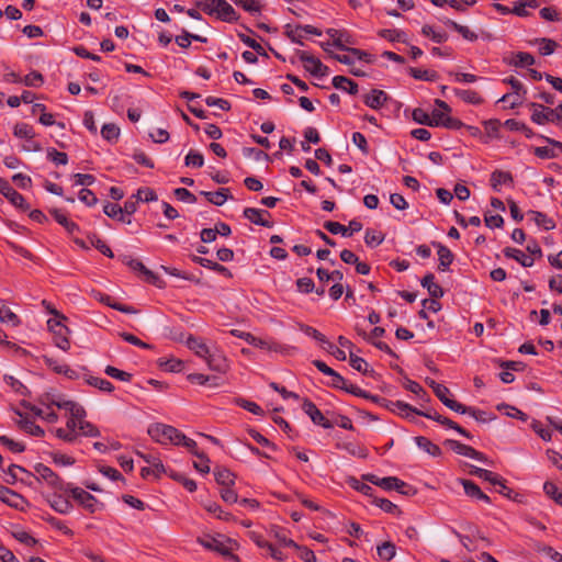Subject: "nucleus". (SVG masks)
I'll use <instances>...</instances> for the list:
<instances>
[{
	"label": "nucleus",
	"mask_w": 562,
	"mask_h": 562,
	"mask_svg": "<svg viewBox=\"0 0 562 562\" xmlns=\"http://www.w3.org/2000/svg\"><path fill=\"white\" fill-rule=\"evenodd\" d=\"M362 480L385 491L395 490L403 495H415L417 493L415 487L408 485L396 476L379 477L375 474L368 473L362 475Z\"/></svg>",
	"instance_id": "obj_1"
},
{
	"label": "nucleus",
	"mask_w": 562,
	"mask_h": 562,
	"mask_svg": "<svg viewBox=\"0 0 562 562\" xmlns=\"http://www.w3.org/2000/svg\"><path fill=\"white\" fill-rule=\"evenodd\" d=\"M119 258L122 261V263L130 267L133 271L139 272V274L147 283L153 284L159 289L165 288V281L155 272L147 269L142 261L134 259L128 255H121Z\"/></svg>",
	"instance_id": "obj_2"
},
{
	"label": "nucleus",
	"mask_w": 562,
	"mask_h": 562,
	"mask_svg": "<svg viewBox=\"0 0 562 562\" xmlns=\"http://www.w3.org/2000/svg\"><path fill=\"white\" fill-rule=\"evenodd\" d=\"M63 319H48L47 325L54 335V345L63 351L70 349V329L61 323Z\"/></svg>",
	"instance_id": "obj_3"
},
{
	"label": "nucleus",
	"mask_w": 562,
	"mask_h": 562,
	"mask_svg": "<svg viewBox=\"0 0 562 562\" xmlns=\"http://www.w3.org/2000/svg\"><path fill=\"white\" fill-rule=\"evenodd\" d=\"M36 474L44 480L49 486L57 491L68 492L70 488V483H65L57 473H55L50 468L43 463H37L34 467Z\"/></svg>",
	"instance_id": "obj_4"
},
{
	"label": "nucleus",
	"mask_w": 562,
	"mask_h": 562,
	"mask_svg": "<svg viewBox=\"0 0 562 562\" xmlns=\"http://www.w3.org/2000/svg\"><path fill=\"white\" fill-rule=\"evenodd\" d=\"M0 193L5 196L16 209L23 212L30 211L31 206L25 201L24 196L14 190L9 181L4 178H0Z\"/></svg>",
	"instance_id": "obj_5"
},
{
	"label": "nucleus",
	"mask_w": 562,
	"mask_h": 562,
	"mask_svg": "<svg viewBox=\"0 0 562 562\" xmlns=\"http://www.w3.org/2000/svg\"><path fill=\"white\" fill-rule=\"evenodd\" d=\"M69 493H71V496L81 505L83 506L89 513L93 514L99 508V502L98 499L90 494L89 492L80 488V487H74L70 484V488L68 490ZM100 506H103L100 504Z\"/></svg>",
	"instance_id": "obj_6"
},
{
	"label": "nucleus",
	"mask_w": 562,
	"mask_h": 562,
	"mask_svg": "<svg viewBox=\"0 0 562 562\" xmlns=\"http://www.w3.org/2000/svg\"><path fill=\"white\" fill-rule=\"evenodd\" d=\"M426 383L432 389L435 395L440 400V402L456 412L457 408H460V402L452 400L449 397L450 390L443 384L437 383L435 380L426 379Z\"/></svg>",
	"instance_id": "obj_7"
},
{
	"label": "nucleus",
	"mask_w": 562,
	"mask_h": 562,
	"mask_svg": "<svg viewBox=\"0 0 562 562\" xmlns=\"http://www.w3.org/2000/svg\"><path fill=\"white\" fill-rule=\"evenodd\" d=\"M215 4L214 14L223 22L233 23L239 20V14L226 0H211Z\"/></svg>",
	"instance_id": "obj_8"
},
{
	"label": "nucleus",
	"mask_w": 562,
	"mask_h": 562,
	"mask_svg": "<svg viewBox=\"0 0 562 562\" xmlns=\"http://www.w3.org/2000/svg\"><path fill=\"white\" fill-rule=\"evenodd\" d=\"M302 409L315 425L322 426L325 429L333 428V423L325 418L323 413L310 398L303 400Z\"/></svg>",
	"instance_id": "obj_9"
},
{
	"label": "nucleus",
	"mask_w": 562,
	"mask_h": 562,
	"mask_svg": "<svg viewBox=\"0 0 562 562\" xmlns=\"http://www.w3.org/2000/svg\"><path fill=\"white\" fill-rule=\"evenodd\" d=\"M176 434V428L165 424H154L148 428V435L157 442L167 445L169 443L170 437Z\"/></svg>",
	"instance_id": "obj_10"
},
{
	"label": "nucleus",
	"mask_w": 562,
	"mask_h": 562,
	"mask_svg": "<svg viewBox=\"0 0 562 562\" xmlns=\"http://www.w3.org/2000/svg\"><path fill=\"white\" fill-rule=\"evenodd\" d=\"M0 501L15 509H23L26 504L22 495L3 485H0Z\"/></svg>",
	"instance_id": "obj_11"
},
{
	"label": "nucleus",
	"mask_w": 562,
	"mask_h": 562,
	"mask_svg": "<svg viewBox=\"0 0 562 562\" xmlns=\"http://www.w3.org/2000/svg\"><path fill=\"white\" fill-rule=\"evenodd\" d=\"M326 33L333 38V45L340 50L348 52L350 48L348 45L355 44L352 36L345 31L328 29Z\"/></svg>",
	"instance_id": "obj_12"
},
{
	"label": "nucleus",
	"mask_w": 562,
	"mask_h": 562,
	"mask_svg": "<svg viewBox=\"0 0 562 562\" xmlns=\"http://www.w3.org/2000/svg\"><path fill=\"white\" fill-rule=\"evenodd\" d=\"M244 217L256 225H260L263 227H272L273 223L265 220L262 216H271V214L267 210L256 209V207H246L243 212Z\"/></svg>",
	"instance_id": "obj_13"
},
{
	"label": "nucleus",
	"mask_w": 562,
	"mask_h": 562,
	"mask_svg": "<svg viewBox=\"0 0 562 562\" xmlns=\"http://www.w3.org/2000/svg\"><path fill=\"white\" fill-rule=\"evenodd\" d=\"M529 108L532 110V114H531V121L538 125H543L548 122H551V123H554L557 122V119L555 116H551L549 113H548V110L550 108L548 106H544L540 103H530L529 104Z\"/></svg>",
	"instance_id": "obj_14"
},
{
	"label": "nucleus",
	"mask_w": 562,
	"mask_h": 562,
	"mask_svg": "<svg viewBox=\"0 0 562 562\" xmlns=\"http://www.w3.org/2000/svg\"><path fill=\"white\" fill-rule=\"evenodd\" d=\"M431 245L437 248V254L439 257L438 270H448L449 266L453 262L454 255L448 247L439 241H431Z\"/></svg>",
	"instance_id": "obj_15"
},
{
	"label": "nucleus",
	"mask_w": 562,
	"mask_h": 562,
	"mask_svg": "<svg viewBox=\"0 0 562 562\" xmlns=\"http://www.w3.org/2000/svg\"><path fill=\"white\" fill-rule=\"evenodd\" d=\"M389 95L380 89H373L370 93L363 95V102L367 106L379 110L387 101Z\"/></svg>",
	"instance_id": "obj_16"
},
{
	"label": "nucleus",
	"mask_w": 562,
	"mask_h": 562,
	"mask_svg": "<svg viewBox=\"0 0 562 562\" xmlns=\"http://www.w3.org/2000/svg\"><path fill=\"white\" fill-rule=\"evenodd\" d=\"M367 400H370L371 402L389 409L392 413H395L396 409H406V411L411 409V405L405 402H402V401L393 402V401L386 400L385 397H381V396L373 395L370 393H368Z\"/></svg>",
	"instance_id": "obj_17"
},
{
	"label": "nucleus",
	"mask_w": 562,
	"mask_h": 562,
	"mask_svg": "<svg viewBox=\"0 0 562 562\" xmlns=\"http://www.w3.org/2000/svg\"><path fill=\"white\" fill-rule=\"evenodd\" d=\"M460 483L462 484V486L464 488V493L469 497L483 501L486 504L491 503L490 496L486 495L485 493H483L482 490L480 488V486L477 484H475L473 481L467 480V479H460Z\"/></svg>",
	"instance_id": "obj_18"
},
{
	"label": "nucleus",
	"mask_w": 562,
	"mask_h": 562,
	"mask_svg": "<svg viewBox=\"0 0 562 562\" xmlns=\"http://www.w3.org/2000/svg\"><path fill=\"white\" fill-rule=\"evenodd\" d=\"M14 412L21 417L16 423L20 429L35 437H43L45 435V431L41 426L36 425L29 417H24L20 411L15 409Z\"/></svg>",
	"instance_id": "obj_19"
},
{
	"label": "nucleus",
	"mask_w": 562,
	"mask_h": 562,
	"mask_svg": "<svg viewBox=\"0 0 562 562\" xmlns=\"http://www.w3.org/2000/svg\"><path fill=\"white\" fill-rule=\"evenodd\" d=\"M504 61L514 67H527L535 64V57L526 52L513 53L509 57H505Z\"/></svg>",
	"instance_id": "obj_20"
},
{
	"label": "nucleus",
	"mask_w": 562,
	"mask_h": 562,
	"mask_svg": "<svg viewBox=\"0 0 562 562\" xmlns=\"http://www.w3.org/2000/svg\"><path fill=\"white\" fill-rule=\"evenodd\" d=\"M456 413L469 414L479 423H487V422L495 419L494 415L487 414L486 412L477 409L472 406H467L462 403H460V408H457Z\"/></svg>",
	"instance_id": "obj_21"
},
{
	"label": "nucleus",
	"mask_w": 562,
	"mask_h": 562,
	"mask_svg": "<svg viewBox=\"0 0 562 562\" xmlns=\"http://www.w3.org/2000/svg\"><path fill=\"white\" fill-rule=\"evenodd\" d=\"M200 194L205 196L210 203L216 206L223 205L226 202V200L232 198L228 188H221L216 192L201 191Z\"/></svg>",
	"instance_id": "obj_22"
},
{
	"label": "nucleus",
	"mask_w": 562,
	"mask_h": 562,
	"mask_svg": "<svg viewBox=\"0 0 562 562\" xmlns=\"http://www.w3.org/2000/svg\"><path fill=\"white\" fill-rule=\"evenodd\" d=\"M420 284L423 288H426L429 295L434 299H440L443 296V289L435 282V276L432 273H427L420 280Z\"/></svg>",
	"instance_id": "obj_23"
},
{
	"label": "nucleus",
	"mask_w": 562,
	"mask_h": 562,
	"mask_svg": "<svg viewBox=\"0 0 562 562\" xmlns=\"http://www.w3.org/2000/svg\"><path fill=\"white\" fill-rule=\"evenodd\" d=\"M192 261L204 267V268H207V269H211L217 273H221L225 277H228L231 278L232 277V273L231 271L224 267L223 265L221 263H217L215 261H212L210 259H206V258H203V257H199V256H192L191 257Z\"/></svg>",
	"instance_id": "obj_24"
},
{
	"label": "nucleus",
	"mask_w": 562,
	"mask_h": 562,
	"mask_svg": "<svg viewBox=\"0 0 562 562\" xmlns=\"http://www.w3.org/2000/svg\"><path fill=\"white\" fill-rule=\"evenodd\" d=\"M501 184H514L513 175L509 171L495 170L491 175V186L494 191H499Z\"/></svg>",
	"instance_id": "obj_25"
},
{
	"label": "nucleus",
	"mask_w": 562,
	"mask_h": 562,
	"mask_svg": "<svg viewBox=\"0 0 562 562\" xmlns=\"http://www.w3.org/2000/svg\"><path fill=\"white\" fill-rule=\"evenodd\" d=\"M504 256L509 259H514L519 262L522 267L529 268L533 265V259L529 256H526L521 250L506 247L503 250Z\"/></svg>",
	"instance_id": "obj_26"
},
{
	"label": "nucleus",
	"mask_w": 562,
	"mask_h": 562,
	"mask_svg": "<svg viewBox=\"0 0 562 562\" xmlns=\"http://www.w3.org/2000/svg\"><path fill=\"white\" fill-rule=\"evenodd\" d=\"M49 213L53 215V217L55 218V221L60 224L66 231L68 234H74L75 232H79V226L67 218V216L58 209H50L49 210Z\"/></svg>",
	"instance_id": "obj_27"
},
{
	"label": "nucleus",
	"mask_w": 562,
	"mask_h": 562,
	"mask_svg": "<svg viewBox=\"0 0 562 562\" xmlns=\"http://www.w3.org/2000/svg\"><path fill=\"white\" fill-rule=\"evenodd\" d=\"M207 367L217 372H225L228 368L227 360L222 353H211L209 351V355L206 358Z\"/></svg>",
	"instance_id": "obj_28"
},
{
	"label": "nucleus",
	"mask_w": 562,
	"mask_h": 562,
	"mask_svg": "<svg viewBox=\"0 0 562 562\" xmlns=\"http://www.w3.org/2000/svg\"><path fill=\"white\" fill-rule=\"evenodd\" d=\"M198 542L203 546L205 549L218 552L222 555H228L231 554V551L228 548H226L221 541L213 537H205V538H199Z\"/></svg>",
	"instance_id": "obj_29"
},
{
	"label": "nucleus",
	"mask_w": 562,
	"mask_h": 562,
	"mask_svg": "<svg viewBox=\"0 0 562 562\" xmlns=\"http://www.w3.org/2000/svg\"><path fill=\"white\" fill-rule=\"evenodd\" d=\"M470 474L477 476L479 479H482L486 482H490L492 485L501 483V476L498 474L475 465H470Z\"/></svg>",
	"instance_id": "obj_30"
},
{
	"label": "nucleus",
	"mask_w": 562,
	"mask_h": 562,
	"mask_svg": "<svg viewBox=\"0 0 562 562\" xmlns=\"http://www.w3.org/2000/svg\"><path fill=\"white\" fill-rule=\"evenodd\" d=\"M376 554L379 560L389 562L396 554V546L392 541H384L376 547Z\"/></svg>",
	"instance_id": "obj_31"
},
{
	"label": "nucleus",
	"mask_w": 562,
	"mask_h": 562,
	"mask_svg": "<svg viewBox=\"0 0 562 562\" xmlns=\"http://www.w3.org/2000/svg\"><path fill=\"white\" fill-rule=\"evenodd\" d=\"M186 344L188 346V348L192 351H194V353L200 357V358H206L207 355H209V347L203 342L201 341L200 339L195 338L194 336L192 335H189L186 339Z\"/></svg>",
	"instance_id": "obj_32"
},
{
	"label": "nucleus",
	"mask_w": 562,
	"mask_h": 562,
	"mask_svg": "<svg viewBox=\"0 0 562 562\" xmlns=\"http://www.w3.org/2000/svg\"><path fill=\"white\" fill-rule=\"evenodd\" d=\"M296 54L303 63L305 70L315 76L318 69L316 65L321 63V60L305 50H297Z\"/></svg>",
	"instance_id": "obj_33"
},
{
	"label": "nucleus",
	"mask_w": 562,
	"mask_h": 562,
	"mask_svg": "<svg viewBox=\"0 0 562 562\" xmlns=\"http://www.w3.org/2000/svg\"><path fill=\"white\" fill-rule=\"evenodd\" d=\"M445 445L452 449L456 453L471 458V456H477L476 450L468 445H464L458 440L447 439Z\"/></svg>",
	"instance_id": "obj_34"
},
{
	"label": "nucleus",
	"mask_w": 562,
	"mask_h": 562,
	"mask_svg": "<svg viewBox=\"0 0 562 562\" xmlns=\"http://www.w3.org/2000/svg\"><path fill=\"white\" fill-rule=\"evenodd\" d=\"M331 83L336 89H345V85H348L347 92L351 95L359 91L358 83L345 76H335Z\"/></svg>",
	"instance_id": "obj_35"
},
{
	"label": "nucleus",
	"mask_w": 562,
	"mask_h": 562,
	"mask_svg": "<svg viewBox=\"0 0 562 562\" xmlns=\"http://www.w3.org/2000/svg\"><path fill=\"white\" fill-rule=\"evenodd\" d=\"M454 94L460 98L462 101L469 104H481L483 103V98L474 90L470 89H454Z\"/></svg>",
	"instance_id": "obj_36"
},
{
	"label": "nucleus",
	"mask_w": 562,
	"mask_h": 562,
	"mask_svg": "<svg viewBox=\"0 0 562 562\" xmlns=\"http://www.w3.org/2000/svg\"><path fill=\"white\" fill-rule=\"evenodd\" d=\"M415 442L420 449L432 457H440L442 453L439 446L432 443L428 438L424 436L415 437Z\"/></svg>",
	"instance_id": "obj_37"
},
{
	"label": "nucleus",
	"mask_w": 562,
	"mask_h": 562,
	"mask_svg": "<svg viewBox=\"0 0 562 562\" xmlns=\"http://www.w3.org/2000/svg\"><path fill=\"white\" fill-rule=\"evenodd\" d=\"M349 363L355 370L364 375H372L374 373L373 369H369V364L363 358L352 352L349 355Z\"/></svg>",
	"instance_id": "obj_38"
},
{
	"label": "nucleus",
	"mask_w": 562,
	"mask_h": 562,
	"mask_svg": "<svg viewBox=\"0 0 562 562\" xmlns=\"http://www.w3.org/2000/svg\"><path fill=\"white\" fill-rule=\"evenodd\" d=\"M49 503L52 508L59 514H68L72 509L71 502L61 495H54Z\"/></svg>",
	"instance_id": "obj_39"
},
{
	"label": "nucleus",
	"mask_w": 562,
	"mask_h": 562,
	"mask_svg": "<svg viewBox=\"0 0 562 562\" xmlns=\"http://www.w3.org/2000/svg\"><path fill=\"white\" fill-rule=\"evenodd\" d=\"M231 334L235 337L244 339L251 346L259 347V348L267 347V342L265 340H262L261 338L255 337L250 333L241 331L239 329H232Z\"/></svg>",
	"instance_id": "obj_40"
},
{
	"label": "nucleus",
	"mask_w": 562,
	"mask_h": 562,
	"mask_svg": "<svg viewBox=\"0 0 562 562\" xmlns=\"http://www.w3.org/2000/svg\"><path fill=\"white\" fill-rule=\"evenodd\" d=\"M528 214L532 216V220L538 226H542L546 231H551L555 227L554 221L542 212L531 210Z\"/></svg>",
	"instance_id": "obj_41"
},
{
	"label": "nucleus",
	"mask_w": 562,
	"mask_h": 562,
	"mask_svg": "<svg viewBox=\"0 0 562 562\" xmlns=\"http://www.w3.org/2000/svg\"><path fill=\"white\" fill-rule=\"evenodd\" d=\"M504 125L509 131L524 133L527 138H531L535 136V132L529 126L514 119L506 120Z\"/></svg>",
	"instance_id": "obj_42"
},
{
	"label": "nucleus",
	"mask_w": 562,
	"mask_h": 562,
	"mask_svg": "<svg viewBox=\"0 0 562 562\" xmlns=\"http://www.w3.org/2000/svg\"><path fill=\"white\" fill-rule=\"evenodd\" d=\"M371 504L378 506L383 512L389 514L400 515L402 513L397 505H395L394 503L386 498L374 496L373 499L371 501Z\"/></svg>",
	"instance_id": "obj_43"
},
{
	"label": "nucleus",
	"mask_w": 562,
	"mask_h": 562,
	"mask_svg": "<svg viewBox=\"0 0 562 562\" xmlns=\"http://www.w3.org/2000/svg\"><path fill=\"white\" fill-rule=\"evenodd\" d=\"M86 382L90 386L97 387L102 392L112 393L114 391V385L105 379L89 375L86 378Z\"/></svg>",
	"instance_id": "obj_44"
},
{
	"label": "nucleus",
	"mask_w": 562,
	"mask_h": 562,
	"mask_svg": "<svg viewBox=\"0 0 562 562\" xmlns=\"http://www.w3.org/2000/svg\"><path fill=\"white\" fill-rule=\"evenodd\" d=\"M214 476H215V481L223 487L232 486L235 483L234 474L228 469H225V468L216 469L214 471Z\"/></svg>",
	"instance_id": "obj_45"
},
{
	"label": "nucleus",
	"mask_w": 562,
	"mask_h": 562,
	"mask_svg": "<svg viewBox=\"0 0 562 562\" xmlns=\"http://www.w3.org/2000/svg\"><path fill=\"white\" fill-rule=\"evenodd\" d=\"M409 75L417 80H425V81H436L439 78V75L437 71L434 70H424L419 68L411 67L408 69Z\"/></svg>",
	"instance_id": "obj_46"
},
{
	"label": "nucleus",
	"mask_w": 562,
	"mask_h": 562,
	"mask_svg": "<svg viewBox=\"0 0 562 562\" xmlns=\"http://www.w3.org/2000/svg\"><path fill=\"white\" fill-rule=\"evenodd\" d=\"M103 212L106 216L111 218L117 220L120 222H125V216L123 215L122 206H120L119 204L108 202L103 206ZM126 223L130 224L131 220H127Z\"/></svg>",
	"instance_id": "obj_47"
},
{
	"label": "nucleus",
	"mask_w": 562,
	"mask_h": 562,
	"mask_svg": "<svg viewBox=\"0 0 562 562\" xmlns=\"http://www.w3.org/2000/svg\"><path fill=\"white\" fill-rule=\"evenodd\" d=\"M422 34L426 37H429L432 42H435L437 44L445 43L448 40L447 33L435 31L434 27L428 24H425L422 27Z\"/></svg>",
	"instance_id": "obj_48"
},
{
	"label": "nucleus",
	"mask_w": 562,
	"mask_h": 562,
	"mask_svg": "<svg viewBox=\"0 0 562 562\" xmlns=\"http://www.w3.org/2000/svg\"><path fill=\"white\" fill-rule=\"evenodd\" d=\"M88 239L90 245L95 247L101 254L109 258L114 257V254L111 250V248L97 234H90L88 236Z\"/></svg>",
	"instance_id": "obj_49"
},
{
	"label": "nucleus",
	"mask_w": 562,
	"mask_h": 562,
	"mask_svg": "<svg viewBox=\"0 0 562 562\" xmlns=\"http://www.w3.org/2000/svg\"><path fill=\"white\" fill-rule=\"evenodd\" d=\"M235 5L241 7L250 14L260 13L262 5L260 0H231Z\"/></svg>",
	"instance_id": "obj_50"
},
{
	"label": "nucleus",
	"mask_w": 562,
	"mask_h": 562,
	"mask_svg": "<svg viewBox=\"0 0 562 562\" xmlns=\"http://www.w3.org/2000/svg\"><path fill=\"white\" fill-rule=\"evenodd\" d=\"M101 135L105 140L115 143L120 137V128L113 123L104 124L101 128Z\"/></svg>",
	"instance_id": "obj_51"
},
{
	"label": "nucleus",
	"mask_w": 562,
	"mask_h": 562,
	"mask_svg": "<svg viewBox=\"0 0 562 562\" xmlns=\"http://www.w3.org/2000/svg\"><path fill=\"white\" fill-rule=\"evenodd\" d=\"M384 240V235L375 229L368 228L364 235V243L368 247L374 248L381 245Z\"/></svg>",
	"instance_id": "obj_52"
},
{
	"label": "nucleus",
	"mask_w": 562,
	"mask_h": 562,
	"mask_svg": "<svg viewBox=\"0 0 562 562\" xmlns=\"http://www.w3.org/2000/svg\"><path fill=\"white\" fill-rule=\"evenodd\" d=\"M13 134L19 138L32 139L35 136L34 130L26 123H16L13 128Z\"/></svg>",
	"instance_id": "obj_53"
},
{
	"label": "nucleus",
	"mask_w": 562,
	"mask_h": 562,
	"mask_svg": "<svg viewBox=\"0 0 562 562\" xmlns=\"http://www.w3.org/2000/svg\"><path fill=\"white\" fill-rule=\"evenodd\" d=\"M104 372L106 375L123 382H130L133 378L132 373L120 370L113 366H106Z\"/></svg>",
	"instance_id": "obj_54"
},
{
	"label": "nucleus",
	"mask_w": 562,
	"mask_h": 562,
	"mask_svg": "<svg viewBox=\"0 0 562 562\" xmlns=\"http://www.w3.org/2000/svg\"><path fill=\"white\" fill-rule=\"evenodd\" d=\"M348 482L355 490H357L358 492L362 493L363 495L370 497L371 501L373 499V497H374V488L373 487H371L370 485H368L363 482H360L356 477H350Z\"/></svg>",
	"instance_id": "obj_55"
},
{
	"label": "nucleus",
	"mask_w": 562,
	"mask_h": 562,
	"mask_svg": "<svg viewBox=\"0 0 562 562\" xmlns=\"http://www.w3.org/2000/svg\"><path fill=\"white\" fill-rule=\"evenodd\" d=\"M169 476L181 483L189 492H194L196 490V483L195 481L191 480V479H188L184 474L182 473H179V472H175V471H170L169 473Z\"/></svg>",
	"instance_id": "obj_56"
},
{
	"label": "nucleus",
	"mask_w": 562,
	"mask_h": 562,
	"mask_svg": "<svg viewBox=\"0 0 562 562\" xmlns=\"http://www.w3.org/2000/svg\"><path fill=\"white\" fill-rule=\"evenodd\" d=\"M378 34L390 42H405L404 36L406 35L403 31L387 29L380 30Z\"/></svg>",
	"instance_id": "obj_57"
},
{
	"label": "nucleus",
	"mask_w": 562,
	"mask_h": 562,
	"mask_svg": "<svg viewBox=\"0 0 562 562\" xmlns=\"http://www.w3.org/2000/svg\"><path fill=\"white\" fill-rule=\"evenodd\" d=\"M535 550L539 553H544L546 555L550 557L553 561L562 562V554L555 551L552 547L547 546L541 542H537L535 544Z\"/></svg>",
	"instance_id": "obj_58"
},
{
	"label": "nucleus",
	"mask_w": 562,
	"mask_h": 562,
	"mask_svg": "<svg viewBox=\"0 0 562 562\" xmlns=\"http://www.w3.org/2000/svg\"><path fill=\"white\" fill-rule=\"evenodd\" d=\"M22 81L27 87L38 88L44 83V77L37 70H33L23 77Z\"/></svg>",
	"instance_id": "obj_59"
},
{
	"label": "nucleus",
	"mask_w": 562,
	"mask_h": 562,
	"mask_svg": "<svg viewBox=\"0 0 562 562\" xmlns=\"http://www.w3.org/2000/svg\"><path fill=\"white\" fill-rule=\"evenodd\" d=\"M299 329L301 331H303L305 335L314 338L315 340H317L318 342H321L322 345L324 342H327V338L325 335H323L321 331H318L316 328L310 326V325H306V324H302L300 323L299 324Z\"/></svg>",
	"instance_id": "obj_60"
},
{
	"label": "nucleus",
	"mask_w": 562,
	"mask_h": 562,
	"mask_svg": "<svg viewBox=\"0 0 562 562\" xmlns=\"http://www.w3.org/2000/svg\"><path fill=\"white\" fill-rule=\"evenodd\" d=\"M238 37L245 45L252 48L258 55L268 57V54L257 41L243 33H239Z\"/></svg>",
	"instance_id": "obj_61"
},
{
	"label": "nucleus",
	"mask_w": 562,
	"mask_h": 562,
	"mask_svg": "<svg viewBox=\"0 0 562 562\" xmlns=\"http://www.w3.org/2000/svg\"><path fill=\"white\" fill-rule=\"evenodd\" d=\"M544 493L552 498L558 505L562 506V493L559 492L558 486L552 482H546L543 484Z\"/></svg>",
	"instance_id": "obj_62"
},
{
	"label": "nucleus",
	"mask_w": 562,
	"mask_h": 562,
	"mask_svg": "<svg viewBox=\"0 0 562 562\" xmlns=\"http://www.w3.org/2000/svg\"><path fill=\"white\" fill-rule=\"evenodd\" d=\"M0 321L2 323L11 324L12 326H16L20 323L18 315L4 305L0 307Z\"/></svg>",
	"instance_id": "obj_63"
},
{
	"label": "nucleus",
	"mask_w": 562,
	"mask_h": 562,
	"mask_svg": "<svg viewBox=\"0 0 562 562\" xmlns=\"http://www.w3.org/2000/svg\"><path fill=\"white\" fill-rule=\"evenodd\" d=\"M0 443L14 453H21L25 450V446L22 442L14 441L4 435L0 436Z\"/></svg>",
	"instance_id": "obj_64"
}]
</instances>
